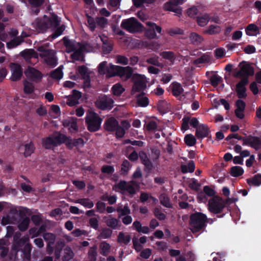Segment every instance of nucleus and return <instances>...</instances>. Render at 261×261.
I'll return each mask as SVG.
<instances>
[{
	"instance_id": "1",
	"label": "nucleus",
	"mask_w": 261,
	"mask_h": 261,
	"mask_svg": "<svg viewBox=\"0 0 261 261\" xmlns=\"http://www.w3.org/2000/svg\"><path fill=\"white\" fill-rule=\"evenodd\" d=\"M61 19L58 16L53 13L49 16L44 15L42 17L37 18L32 23L33 27L39 33H45L48 30L54 31L48 36V40H53L61 35L65 29L64 24L60 25Z\"/></svg>"
},
{
	"instance_id": "2",
	"label": "nucleus",
	"mask_w": 261,
	"mask_h": 261,
	"mask_svg": "<svg viewBox=\"0 0 261 261\" xmlns=\"http://www.w3.org/2000/svg\"><path fill=\"white\" fill-rule=\"evenodd\" d=\"M98 71L100 74L107 73L109 77L119 76L124 80H127L132 75L133 69L129 66L121 67L117 65H110V67L107 66V62H101L98 66Z\"/></svg>"
},
{
	"instance_id": "3",
	"label": "nucleus",
	"mask_w": 261,
	"mask_h": 261,
	"mask_svg": "<svg viewBox=\"0 0 261 261\" xmlns=\"http://www.w3.org/2000/svg\"><path fill=\"white\" fill-rule=\"evenodd\" d=\"M229 199L224 200L219 196H215L208 200V210L217 215V218H222L228 213L229 208L226 206Z\"/></svg>"
},
{
	"instance_id": "4",
	"label": "nucleus",
	"mask_w": 261,
	"mask_h": 261,
	"mask_svg": "<svg viewBox=\"0 0 261 261\" xmlns=\"http://www.w3.org/2000/svg\"><path fill=\"white\" fill-rule=\"evenodd\" d=\"M206 216L201 212H195L190 215L189 225L193 232H198L206 227Z\"/></svg>"
},
{
	"instance_id": "5",
	"label": "nucleus",
	"mask_w": 261,
	"mask_h": 261,
	"mask_svg": "<svg viewBox=\"0 0 261 261\" xmlns=\"http://www.w3.org/2000/svg\"><path fill=\"white\" fill-rule=\"evenodd\" d=\"M102 119L95 112L89 111L85 117L87 129L90 132L98 130L101 126Z\"/></svg>"
},
{
	"instance_id": "6",
	"label": "nucleus",
	"mask_w": 261,
	"mask_h": 261,
	"mask_svg": "<svg viewBox=\"0 0 261 261\" xmlns=\"http://www.w3.org/2000/svg\"><path fill=\"white\" fill-rule=\"evenodd\" d=\"M40 53V56L43 58L45 62L48 65L55 67L57 65L58 59L56 56V52L53 49H47L44 46H40L37 48Z\"/></svg>"
},
{
	"instance_id": "7",
	"label": "nucleus",
	"mask_w": 261,
	"mask_h": 261,
	"mask_svg": "<svg viewBox=\"0 0 261 261\" xmlns=\"http://www.w3.org/2000/svg\"><path fill=\"white\" fill-rule=\"evenodd\" d=\"M66 138L65 135L59 133L56 136L51 135L42 139V146L46 149H51L65 142L64 139Z\"/></svg>"
},
{
	"instance_id": "8",
	"label": "nucleus",
	"mask_w": 261,
	"mask_h": 261,
	"mask_svg": "<svg viewBox=\"0 0 261 261\" xmlns=\"http://www.w3.org/2000/svg\"><path fill=\"white\" fill-rule=\"evenodd\" d=\"M233 135H235L233 138L243 141V145L249 146L255 150L261 147V138L258 137L249 135L246 137H243L238 134H233Z\"/></svg>"
},
{
	"instance_id": "9",
	"label": "nucleus",
	"mask_w": 261,
	"mask_h": 261,
	"mask_svg": "<svg viewBox=\"0 0 261 261\" xmlns=\"http://www.w3.org/2000/svg\"><path fill=\"white\" fill-rule=\"evenodd\" d=\"M121 27L130 33L140 31L143 28V25L134 17L123 19L121 22Z\"/></svg>"
},
{
	"instance_id": "10",
	"label": "nucleus",
	"mask_w": 261,
	"mask_h": 261,
	"mask_svg": "<svg viewBox=\"0 0 261 261\" xmlns=\"http://www.w3.org/2000/svg\"><path fill=\"white\" fill-rule=\"evenodd\" d=\"M239 67L240 70L237 73V76L242 77V79L248 80L249 77L254 74V68L249 62L243 61L239 63Z\"/></svg>"
},
{
	"instance_id": "11",
	"label": "nucleus",
	"mask_w": 261,
	"mask_h": 261,
	"mask_svg": "<svg viewBox=\"0 0 261 261\" xmlns=\"http://www.w3.org/2000/svg\"><path fill=\"white\" fill-rule=\"evenodd\" d=\"M114 102V101L112 98L103 95L96 100L95 106L97 108L102 111L110 110L113 107Z\"/></svg>"
},
{
	"instance_id": "12",
	"label": "nucleus",
	"mask_w": 261,
	"mask_h": 261,
	"mask_svg": "<svg viewBox=\"0 0 261 261\" xmlns=\"http://www.w3.org/2000/svg\"><path fill=\"white\" fill-rule=\"evenodd\" d=\"M184 0H170L164 5V9L166 11L175 13L177 16H180L182 14V9L178 5L182 4Z\"/></svg>"
},
{
	"instance_id": "13",
	"label": "nucleus",
	"mask_w": 261,
	"mask_h": 261,
	"mask_svg": "<svg viewBox=\"0 0 261 261\" xmlns=\"http://www.w3.org/2000/svg\"><path fill=\"white\" fill-rule=\"evenodd\" d=\"M249 81L246 79H241L236 86V92L237 96L239 99H246L247 94L246 86L248 84Z\"/></svg>"
},
{
	"instance_id": "14",
	"label": "nucleus",
	"mask_w": 261,
	"mask_h": 261,
	"mask_svg": "<svg viewBox=\"0 0 261 261\" xmlns=\"http://www.w3.org/2000/svg\"><path fill=\"white\" fill-rule=\"evenodd\" d=\"M190 124L194 128L197 129L200 125L199 121L196 117H190L189 116H184L182 119V124L181 126V130L185 132L189 129V124Z\"/></svg>"
},
{
	"instance_id": "15",
	"label": "nucleus",
	"mask_w": 261,
	"mask_h": 261,
	"mask_svg": "<svg viewBox=\"0 0 261 261\" xmlns=\"http://www.w3.org/2000/svg\"><path fill=\"white\" fill-rule=\"evenodd\" d=\"M10 67L12 72L11 80L12 81H17L20 80L22 75V68L18 63H11Z\"/></svg>"
},
{
	"instance_id": "16",
	"label": "nucleus",
	"mask_w": 261,
	"mask_h": 261,
	"mask_svg": "<svg viewBox=\"0 0 261 261\" xmlns=\"http://www.w3.org/2000/svg\"><path fill=\"white\" fill-rule=\"evenodd\" d=\"M65 140L63 143L65 144L66 147L69 149H72L73 147H82L84 146L85 142L84 140L79 138L77 139H72L71 137H67L65 135Z\"/></svg>"
},
{
	"instance_id": "17",
	"label": "nucleus",
	"mask_w": 261,
	"mask_h": 261,
	"mask_svg": "<svg viewBox=\"0 0 261 261\" xmlns=\"http://www.w3.org/2000/svg\"><path fill=\"white\" fill-rule=\"evenodd\" d=\"M24 216L25 212L23 211H19V214H18V211L16 209H11L9 214L8 215V219L7 220V222L5 223L4 222L5 218H3L2 219V223L4 224H6L10 222L14 223L15 222L17 221V219L19 216L21 218H22Z\"/></svg>"
},
{
	"instance_id": "18",
	"label": "nucleus",
	"mask_w": 261,
	"mask_h": 261,
	"mask_svg": "<svg viewBox=\"0 0 261 261\" xmlns=\"http://www.w3.org/2000/svg\"><path fill=\"white\" fill-rule=\"evenodd\" d=\"M133 78L135 80L132 87V91L134 92H139L146 88V84L144 80L141 77L140 75H134Z\"/></svg>"
},
{
	"instance_id": "19",
	"label": "nucleus",
	"mask_w": 261,
	"mask_h": 261,
	"mask_svg": "<svg viewBox=\"0 0 261 261\" xmlns=\"http://www.w3.org/2000/svg\"><path fill=\"white\" fill-rule=\"evenodd\" d=\"M25 74L29 79L36 83L40 82L43 77L42 73L34 68H29Z\"/></svg>"
},
{
	"instance_id": "20",
	"label": "nucleus",
	"mask_w": 261,
	"mask_h": 261,
	"mask_svg": "<svg viewBox=\"0 0 261 261\" xmlns=\"http://www.w3.org/2000/svg\"><path fill=\"white\" fill-rule=\"evenodd\" d=\"M211 131L207 124H200L196 130L195 136L198 139L202 140L204 138L208 137Z\"/></svg>"
},
{
	"instance_id": "21",
	"label": "nucleus",
	"mask_w": 261,
	"mask_h": 261,
	"mask_svg": "<svg viewBox=\"0 0 261 261\" xmlns=\"http://www.w3.org/2000/svg\"><path fill=\"white\" fill-rule=\"evenodd\" d=\"M116 187L122 192L127 191L130 195H133L136 193L135 187L131 185H129L125 180H120Z\"/></svg>"
},
{
	"instance_id": "22",
	"label": "nucleus",
	"mask_w": 261,
	"mask_h": 261,
	"mask_svg": "<svg viewBox=\"0 0 261 261\" xmlns=\"http://www.w3.org/2000/svg\"><path fill=\"white\" fill-rule=\"evenodd\" d=\"M118 125V121L114 117H112L105 121L103 127L108 132H114Z\"/></svg>"
},
{
	"instance_id": "23",
	"label": "nucleus",
	"mask_w": 261,
	"mask_h": 261,
	"mask_svg": "<svg viewBox=\"0 0 261 261\" xmlns=\"http://www.w3.org/2000/svg\"><path fill=\"white\" fill-rule=\"evenodd\" d=\"M78 72L84 80V85L89 87L90 85V77L88 68L85 65L79 66Z\"/></svg>"
},
{
	"instance_id": "24",
	"label": "nucleus",
	"mask_w": 261,
	"mask_h": 261,
	"mask_svg": "<svg viewBox=\"0 0 261 261\" xmlns=\"http://www.w3.org/2000/svg\"><path fill=\"white\" fill-rule=\"evenodd\" d=\"M63 41L64 45L67 50V53L72 52L77 48V43L75 41L71 40L66 37L63 38Z\"/></svg>"
},
{
	"instance_id": "25",
	"label": "nucleus",
	"mask_w": 261,
	"mask_h": 261,
	"mask_svg": "<svg viewBox=\"0 0 261 261\" xmlns=\"http://www.w3.org/2000/svg\"><path fill=\"white\" fill-rule=\"evenodd\" d=\"M17 237L15 236L14 237V240L15 242L13 244L12 246V249L15 251L18 252L22 249V247L24 245L25 242L28 240V238H22L18 241H16Z\"/></svg>"
},
{
	"instance_id": "26",
	"label": "nucleus",
	"mask_w": 261,
	"mask_h": 261,
	"mask_svg": "<svg viewBox=\"0 0 261 261\" xmlns=\"http://www.w3.org/2000/svg\"><path fill=\"white\" fill-rule=\"evenodd\" d=\"M139 158L141 163L147 168L151 169L152 167V163L148 159L147 154L143 151L139 153Z\"/></svg>"
},
{
	"instance_id": "27",
	"label": "nucleus",
	"mask_w": 261,
	"mask_h": 261,
	"mask_svg": "<svg viewBox=\"0 0 261 261\" xmlns=\"http://www.w3.org/2000/svg\"><path fill=\"white\" fill-rule=\"evenodd\" d=\"M245 32L248 36H256L259 34L258 27L254 23L248 24L245 29Z\"/></svg>"
},
{
	"instance_id": "28",
	"label": "nucleus",
	"mask_w": 261,
	"mask_h": 261,
	"mask_svg": "<svg viewBox=\"0 0 261 261\" xmlns=\"http://www.w3.org/2000/svg\"><path fill=\"white\" fill-rule=\"evenodd\" d=\"M210 20V15L204 13L196 17V22L198 25L203 27L206 25Z\"/></svg>"
},
{
	"instance_id": "29",
	"label": "nucleus",
	"mask_w": 261,
	"mask_h": 261,
	"mask_svg": "<svg viewBox=\"0 0 261 261\" xmlns=\"http://www.w3.org/2000/svg\"><path fill=\"white\" fill-rule=\"evenodd\" d=\"M20 55L28 62L32 58H37L38 55L33 49H25L20 53Z\"/></svg>"
},
{
	"instance_id": "30",
	"label": "nucleus",
	"mask_w": 261,
	"mask_h": 261,
	"mask_svg": "<svg viewBox=\"0 0 261 261\" xmlns=\"http://www.w3.org/2000/svg\"><path fill=\"white\" fill-rule=\"evenodd\" d=\"M171 87L172 93L175 97L179 96L184 92L181 85L177 82H173Z\"/></svg>"
},
{
	"instance_id": "31",
	"label": "nucleus",
	"mask_w": 261,
	"mask_h": 261,
	"mask_svg": "<svg viewBox=\"0 0 261 261\" xmlns=\"http://www.w3.org/2000/svg\"><path fill=\"white\" fill-rule=\"evenodd\" d=\"M144 94V92H142L137 96V104L141 107H147L149 104V99L146 96H143Z\"/></svg>"
},
{
	"instance_id": "32",
	"label": "nucleus",
	"mask_w": 261,
	"mask_h": 261,
	"mask_svg": "<svg viewBox=\"0 0 261 261\" xmlns=\"http://www.w3.org/2000/svg\"><path fill=\"white\" fill-rule=\"evenodd\" d=\"M24 147V152H23V155L26 158L31 156L35 150V145L32 141L25 144Z\"/></svg>"
},
{
	"instance_id": "33",
	"label": "nucleus",
	"mask_w": 261,
	"mask_h": 261,
	"mask_svg": "<svg viewBox=\"0 0 261 261\" xmlns=\"http://www.w3.org/2000/svg\"><path fill=\"white\" fill-rule=\"evenodd\" d=\"M247 183L250 186H260L261 185V174H257L253 177L247 179Z\"/></svg>"
},
{
	"instance_id": "34",
	"label": "nucleus",
	"mask_w": 261,
	"mask_h": 261,
	"mask_svg": "<svg viewBox=\"0 0 261 261\" xmlns=\"http://www.w3.org/2000/svg\"><path fill=\"white\" fill-rule=\"evenodd\" d=\"M100 253L103 256H107L111 249L110 245L106 241H102L99 244Z\"/></svg>"
},
{
	"instance_id": "35",
	"label": "nucleus",
	"mask_w": 261,
	"mask_h": 261,
	"mask_svg": "<svg viewBox=\"0 0 261 261\" xmlns=\"http://www.w3.org/2000/svg\"><path fill=\"white\" fill-rule=\"evenodd\" d=\"M30 222V219L28 217H25L20 220L18 224V228L21 231H25L28 229Z\"/></svg>"
},
{
	"instance_id": "36",
	"label": "nucleus",
	"mask_w": 261,
	"mask_h": 261,
	"mask_svg": "<svg viewBox=\"0 0 261 261\" xmlns=\"http://www.w3.org/2000/svg\"><path fill=\"white\" fill-rule=\"evenodd\" d=\"M159 199L161 204L167 208L172 207V204L170 202V199L166 194H161L159 196Z\"/></svg>"
},
{
	"instance_id": "37",
	"label": "nucleus",
	"mask_w": 261,
	"mask_h": 261,
	"mask_svg": "<svg viewBox=\"0 0 261 261\" xmlns=\"http://www.w3.org/2000/svg\"><path fill=\"white\" fill-rule=\"evenodd\" d=\"M74 253L71 248L69 247H66L64 249V255L62 256L63 261H69L73 258Z\"/></svg>"
},
{
	"instance_id": "38",
	"label": "nucleus",
	"mask_w": 261,
	"mask_h": 261,
	"mask_svg": "<svg viewBox=\"0 0 261 261\" xmlns=\"http://www.w3.org/2000/svg\"><path fill=\"white\" fill-rule=\"evenodd\" d=\"M63 66L61 65L55 70L50 72V76L56 80H60L63 77V73L62 71Z\"/></svg>"
},
{
	"instance_id": "39",
	"label": "nucleus",
	"mask_w": 261,
	"mask_h": 261,
	"mask_svg": "<svg viewBox=\"0 0 261 261\" xmlns=\"http://www.w3.org/2000/svg\"><path fill=\"white\" fill-rule=\"evenodd\" d=\"M195 168V163L193 161H190L187 165H181V170L183 173L188 172L192 173Z\"/></svg>"
},
{
	"instance_id": "40",
	"label": "nucleus",
	"mask_w": 261,
	"mask_h": 261,
	"mask_svg": "<svg viewBox=\"0 0 261 261\" xmlns=\"http://www.w3.org/2000/svg\"><path fill=\"white\" fill-rule=\"evenodd\" d=\"M130 168L131 165L129 162L127 160H124L121 165L120 174L123 176L126 175Z\"/></svg>"
},
{
	"instance_id": "41",
	"label": "nucleus",
	"mask_w": 261,
	"mask_h": 261,
	"mask_svg": "<svg viewBox=\"0 0 261 261\" xmlns=\"http://www.w3.org/2000/svg\"><path fill=\"white\" fill-rule=\"evenodd\" d=\"M159 58L157 55L153 54L146 59V62L157 67H161L162 65V63L159 62Z\"/></svg>"
},
{
	"instance_id": "42",
	"label": "nucleus",
	"mask_w": 261,
	"mask_h": 261,
	"mask_svg": "<svg viewBox=\"0 0 261 261\" xmlns=\"http://www.w3.org/2000/svg\"><path fill=\"white\" fill-rule=\"evenodd\" d=\"M125 91V89L120 84L114 85L112 88V91L113 95L116 96H120Z\"/></svg>"
},
{
	"instance_id": "43",
	"label": "nucleus",
	"mask_w": 261,
	"mask_h": 261,
	"mask_svg": "<svg viewBox=\"0 0 261 261\" xmlns=\"http://www.w3.org/2000/svg\"><path fill=\"white\" fill-rule=\"evenodd\" d=\"M221 32L220 27L217 25H210L207 29L204 31V33L210 35L219 34Z\"/></svg>"
},
{
	"instance_id": "44",
	"label": "nucleus",
	"mask_w": 261,
	"mask_h": 261,
	"mask_svg": "<svg viewBox=\"0 0 261 261\" xmlns=\"http://www.w3.org/2000/svg\"><path fill=\"white\" fill-rule=\"evenodd\" d=\"M22 42V39L20 38L19 37H16L9 42H8L6 45L8 48L11 49L18 46Z\"/></svg>"
},
{
	"instance_id": "45",
	"label": "nucleus",
	"mask_w": 261,
	"mask_h": 261,
	"mask_svg": "<svg viewBox=\"0 0 261 261\" xmlns=\"http://www.w3.org/2000/svg\"><path fill=\"white\" fill-rule=\"evenodd\" d=\"M244 173L243 169L240 166H233L230 168V174L233 177H239Z\"/></svg>"
},
{
	"instance_id": "46",
	"label": "nucleus",
	"mask_w": 261,
	"mask_h": 261,
	"mask_svg": "<svg viewBox=\"0 0 261 261\" xmlns=\"http://www.w3.org/2000/svg\"><path fill=\"white\" fill-rule=\"evenodd\" d=\"M131 240L130 235L125 236L123 232H120L117 237V241L119 243H123L127 245L129 243Z\"/></svg>"
},
{
	"instance_id": "47",
	"label": "nucleus",
	"mask_w": 261,
	"mask_h": 261,
	"mask_svg": "<svg viewBox=\"0 0 261 261\" xmlns=\"http://www.w3.org/2000/svg\"><path fill=\"white\" fill-rule=\"evenodd\" d=\"M32 250V245L30 243H27L24 245L22 249V252L23 258L25 259L29 260L31 258Z\"/></svg>"
},
{
	"instance_id": "48",
	"label": "nucleus",
	"mask_w": 261,
	"mask_h": 261,
	"mask_svg": "<svg viewBox=\"0 0 261 261\" xmlns=\"http://www.w3.org/2000/svg\"><path fill=\"white\" fill-rule=\"evenodd\" d=\"M190 39L193 44L196 45L200 44L203 41L202 37L196 33H191Z\"/></svg>"
},
{
	"instance_id": "49",
	"label": "nucleus",
	"mask_w": 261,
	"mask_h": 261,
	"mask_svg": "<svg viewBox=\"0 0 261 261\" xmlns=\"http://www.w3.org/2000/svg\"><path fill=\"white\" fill-rule=\"evenodd\" d=\"M211 85L214 87H217L219 84L223 81L222 78L219 75L213 74L210 77Z\"/></svg>"
},
{
	"instance_id": "50",
	"label": "nucleus",
	"mask_w": 261,
	"mask_h": 261,
	"mask_svg": "<svg viewBox=\"0 0 261 261\" xmlns=\"http://www.w3.org/2000/svg\"><path fill=\"white\" fill-rule=\"evenodd\" d=\"M185 144L189 146H193L196 143V139L192 134H188L185 136Z\"/></svg>"
},
{
	"instance_id": "51",
	"label": "nucleus",
	"mask_w": 261,
	"mask_h": 261,
	"mask_svg": "<svg viewBox=\"0 0 261 261\" xmlns=\"http://www.w3.org/2000/svg\"><path fill=\"white\" fill-rule=\"evenodd\" d=\"M105 223L108 227L113 229H116L117 228L119 220L115 218H111L106 220Z\"/></svg>"
},
{
	"instance_id": "52",
	"label": "nucleus",
	"mask_w": 261,
	"mask_h": 261,
	"mask_svg": "<svg viewBox=\"0 0 261 261\" xmlns=\"http://www.w3.org/2000/svg\"><path fill=\"white\" fill-rule=\"evenodd\" d=\"M157 107L159 112L164 113L168 109V104L165 100H160L158 102Z\"/></svg>"
},
{
	"instance_id": "53",
	"label": "nucleus",
	"mask_w": 261,
	"mask_h": 261,
	"mask_svg": "<svg viewBox=\"0 0 261 261\" xmlns=\"http://www.w3.org/2000/svg\"><path fill=\"white\" fill-rule=\"evenodd\" d=\"M112 234V230L108 228H104L102 229L101 232L98 236L99 239H109L110 238Z\"/></svg>"
},
{
	"instance_id": "54",
	"label": "nucleus",
	"mask_w": 261,
	"mask_h": 261,
	"mask_svg": "<svg viewBox=\"0 0 261 261\" xmlns=\"http://www.w3.org/2000/svg\"><path fill=\"white\" fill-rule=\"evenodd\" d=\"M166 33L170 36H174L175 35H183L184 31L183 30L178 28H170L166 30Z\"/></svg>"
},
{
	"instance_id": "55",
	"label": "nucleus",
	"mask_w": 261,
	"mask_h": 261,
	"mask_svg": "<svg viewBox=\"0 0 261 261\" xmlns=\"http://www.w3.org/2000/svg\"><path fill=\"white\" fill-rule=\"evenodd\" d=\"M116 211L120 214L119 217L121 216H126L130 214V210L127 204H125L123 208H121V206L118 207Z\"/></svg>"
},
{
	"instance_id": "56",
	"label": "nucleus",
	"mask_w": 261,
	"mask_h": 261,
	"mask_svg": "<svg viewBox=\"0 0 261 261\" xmlns=\"http://www.w3.org/2000/svg\"><path fill=\"white\" fill-rule=\"evenodd\" d=\"M101 172L108 175H112L115 172V168L113 166L105 165L101 168Z\"/></svg>"
},
{
	"instance_id": "57",
	"label": "nucleus",
	"mask_w": 261,
	"mask_h": 261,
	"mask_svg": "<svg viewBox=\"0 0 261 261\" xmlns=\"http://www.w3.org/2000/svg\"><path fill=\"white\" fill-rule=\"evenodd\" d=\"M24 85V92L26 94H31L34 91V86L33 85L28 82L27 81H24L23 82Z\"/></svg>"
},
{
	"instance_id": "58",
	"label": "nucleus",
	"mask_w": 261,
	"mask_h": 261,
	"mask_svg": "<svg viewBox=\"0 0 261 261\" xmlns=\"http://www.w3.org/2000/svg\"><path fill=\"white\" fill-rule=\"evenodd\" d=\"M78 202L85 207L91 208L93 207L94 203L89 198H82L78 200Z\"/></svg>"
},
{
	"instance_id": "59",
	"label": "nucleus",
	"mask_w": 261,
	"mask_h": 261,
	"mask_svg": "<svg viewBox=\"0 0 261 261\" xmlns=\"http://www.w3.org/2000/svg\"><path fill=\"white\" fill-rule=\"evenodd\" d=\"M43 237L44 240L47 242V244H55L56 236L54 234L46 232L44 233Z\"/></svg>"
},
{
	"instance_id": "60",
	"label": "nucleus",
	"mask_w": 261,
	"mask_h": 261,
	"mask_svg": "<svg viewBox=\"0 0 261 261\" xmlns=\"http://www.w3.org/2000/svg\"><path fill=\"white\" fill-rule=\"evenodd\" d=\"M97 247L94 246L88 251V257L90 261H96L97 256Z\"/></svg>"
},
{
	"instance_id": "61",
	"label": "nucleus",
	"mask_w": 261,
	"mask_h": 261,
	"mask_svg": "<svg viewBox=\"0 0 261 261\" xmlns=\"http://www.w3.org/2000/svg\"><path fill=\"white\" fill-rule=\"evenodd\" d=\"M210 60V58L209 56L204 54V55H202L200 57L195 60L194 61V63L196 65L203 64V63L209 62Z\"/></svg>"
},
{
	"instance_id": "62",
	"label": "nucleus",
	"mask_w": 261,
	"mask_h": 261,
	"mask_svg": "<svg viewBox=\"0 0 261 261\" xmlns=\"http://www.w3.org/2000/svg\"><path fill=\"white\" fill-rule=\"evenodd\" d=\"M112 49L113 46L110 43H108L107 41H103L102 50L105 54L110 53Z\"/></svg>"
},
{
	"instance_id": "63",
	"label": "nucleus",
	"mask_w": 261,
	"mask_h": 261,
	"mask_svg": "<svg viewBox=\"0 0 261 261\" xmlns=\"http://www.w3.org/2000/svg\"><path fill=\"white\" fill-rule=\"evenodd\" d=\"M161 56L164 59L169 60H174L175 59L174 53L170 51H164L161 53Z\"/></svg>"
},
{
	"instance_id": "64",
	"label": "nucleus",
	"mask_w": 261,
	"mask_h": 261,
	"mask_svg": "<svg viewBox=\"0 0 261 261\" xmlns=\"http://www.w3.org/2000/svg\"><path fill=\"white\" fill-rule=\"evenodd\" d=\"M198 12V10L195 6L189 8L187 11V15L191 18L196 17V16L197 15Z\"/></svg>"
}]
</instances>
